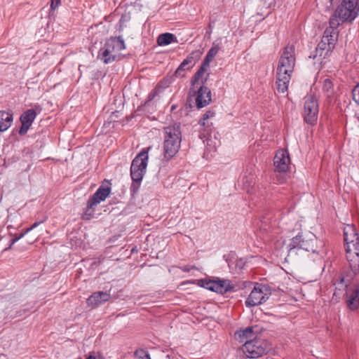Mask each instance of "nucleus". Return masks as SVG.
<instances>
[{
	"mask_svg": "<svg viewBox=\"0 0 359 359\" xmlns=\"http://www.w3.org/2000/svg\"><path fill=\"white\" fill-rule=\"evenodd\" d=\"M358 273L359 269L358 271H355L353 269L346 268L339 275L337 283H335L338 290H345L346 303L351 311L359 307V284L354 281Z\"/></svg>",
	"mask_w": 359,
	"mask_h": 359,
	"instance_id": "f257e3e1",
	"label": "nucleus"
},
{
	"mask_svg": "<svg viewBox=\"0 0 359 359\" xmlns=\"http://www.w3.org/2000/svg\"><path fill=\"white\" fill-rule=\"evenodd\" d=\"M163 158L166 161H170L178 153L182 142L181 126L179 123L163 128Z\"/></svg>",
	"mask_w": 359,
	"mask_h": 359,
	"instance_id": "f03ea898",
	"label": "nucleus"
},
{
	"mask_svg": "<svg viewBox=\"0 0 359 359\" xmlns=\"http://www.w3.org/2000/svg\"><path fill=\"white\" fill-rule=\"evenodd\" d=\"M344 236L346 259L348 262V269L355 271L359 269V236L356 229L351 225L344 228Z\"/></svg>",
	"mask_w": 359,
	"mask_h": 359,
	"instance_id": "7ed1b4c3",
	"label": "nucleus"
},
{
	"mask_svg": "<svg viewBox=\"0 0 359 359\" xmlns=\"http://www.w3.org/2000/svg\"><path fill=\"white\" fill-rule=\"evenodd\" d=\"M125 48L126 45L122 36H111L100 48L98 57L104 64L120 60L121 58L120 52Z\"/></svg>",
	"mask_w": 359,
	"mask_h": 359,
	"instance_id": "20e7f679",
	"label": "nucleus"
},
{
	"mask_svg": "<svg viewBox=\"0 0 359 359\" xmlns=\"http://www.w3.org/2000/svg\"><path fill=\"white\" fill-rule=\"evenodd\" d=\"M338 32L331 27L325 29L320 42L318 44L315 50V55H310L309 57L313 59L318 58L320 63L323 60L328 58L332 53L336 42L337 41Z\"/></svg>",
	"mask_w": 359,
	"mask_h": 359,
	"instance_id": "39448f33",
	"label": "nucleus"
},
{
	"mask_svg": "<svg viewBox=\"0 0 359 359\" xmlns=\"http://www.w3.org/2000/svg\"><path fill=\"white\" fill-rule=\"evenodd\" d=\"M317 243L318 239L314 234L311 233H299L291 239L287 245L288 255L294 256L297 254L299 250L318 252Z\"/></svg>",
	"mask_w": 359,
	"mask_h": 359,
	"instance_id": "423d86ee",
	"label": "nucleus"
},
{
	"mask_svg": "<svg viewBox=\"0 0 359 359\" xmlns=\"http://www.w3.org/2000/svg\"><path fill=\"white\" fill-rule=\"evenodd\" d=\"M271 344L265 339L255 336L242 346L243 353L249 358H258L271 350Z\"/></svg>",
	"mask_w": 359,
	"mask_h": 359,
	"instance_id": "0eeeda50",
	"label": "nucleus"
},
{
	"mask_svg": "<svg viewBox=\"0 0 359 359\" xmlns=\"http://www.w3.org/2000/svg\"><path fill=\"white\" fill-rule=\"evenodd\" d=\"M359 8L339 5L330 18V27L337 30L344 22H351L358 15Z\"/></svg>",
	"mask_w": 359,
	"mask_h": 359,
	"instance_id": "6e6552de",
	"label": "nucleus"
},
{
	"mask_svg": "<svg viewBox=\"0 0 359 359\" xmlns=\"http://www.w3.org/2000/svg\"><path fill=\"white\" fill-rule=\"evenodd\" d=\"M295 63V47L293 44H287L280 53L276 72L292 76Z\"/></svg>",
	"mask_w": 359,
	"mask_h": 359,
	"instance_id": "1a4fd4ad",
	"label": "nucleus"
},
{
	"mask_svg": "<svg viewBox=\"0 0 359 359\" xmlns=\"http://www.w3.org/2000/svg\"><path fill=\"white\" fill-rule=\"evenodd\" d=\"M150 147L143 149L133 160L130 166V176L135 182H140L146 172L148 163V151Z\"/></svg>",
	"mask_w": 359,
	"mask_h": 359,
	"instance_id": "9d476101",
	"label": "nucleus"
},
{
	"mask_svg": "<svg viewBox=\"0 0 359 359\" xmlns=\"http://www.w3.org/2000/svg\"><path fill=\"white\" fill-rule=\"evenodd\" d=\"M111 192L109 187H100L90 197L87 202L86 208L82 214L81 218L84 220L90 219L94 214L95 207L102 201H104Z\"/></svg>",
	"mask_w": 359,
	"mask_h": 359,
	"instance_id": "9b49d317",
	"label": "nucleus"
},
{
	"mask_svg": "<svg viewBox=\"0 0 359 359\" xmlns=\"http://www.w3.org/2000/svg\"><path fill=\"white\" fill-rule=\"evenodd\" d=\"M269 287L257 283L245 301L247 307H252L266 302L270 296Z\"/></svg>",
	"mask_w": 359,
	"mask_h": 359,
	"instance_id": "f8f14e48",
	"label": "nucleus"
},
{
	"mask_svg": "<svg viewBox=\"0 0 359 359\" xmlns=\"http://www.w3.org/2000/svg\"><path fill=\"white\" fill-rule=\"evenodd\" d=\"M319 111L318 102L313 95H308L304 98L303 115L305 122L314 125L318 120Z\"/></svg>",
	"mask_w": 359,
	"mask_h": 359,
	"instance_id": "ddd939ff",
	"label": "nucleus"
},
{
	"mask_svg": "<svg viewBox=\"0 0 359 359\" xmlns=\"http://www.w3.org/2000/svg\"><path fill=\"white\" fill-rule=\"evenodd\" d=\"M209 74H207V76ZM208 77L205 78L201 82V86L197 90L194 91L193 95L195 96L196 104L198 109L203 108L209 104L211 101V90L205 86Z\"/></svg>",
	"mask_w": 359,
	"mask_h": 359,
	"instance_id": "4468645a",
	"label": "nucleus"
},
{
	"mask_svg": "<svg viewBox=\"0 0 359 359\" xmlns=\"http://www.w3.org/2000/svg\"><path fill=\"white\" fill-rule=\"evenodd\" d=\"M203 52L200 50L192 51L180 65L175 72V76H184L183 72L192 68L196 62L201 58Z\"/></svg>",
	"mask_w": 359,
	"mask_h": 359,
	"instance_id": "2eb2a0df",
	"label": "nucleus"
},
{
	"mask_svg": "<svg viewBox=\"0 0 359 359\" xmlns=\"http://www.w3.org/2000/svg\"><path fill=\"white\" fill-rule=\"evenodd\" d=\"M290 163V158L287 150L280 149L277 151L273 158V165L276 172H285L289 168Z\"/></svg>",
	"mask_w": 359,
	"mask_h": 359,
	"instance_id": "dca6fc26",
	"label": "nucleus"
},
{
	"mask_svg": "<svg viewBox=\"0 0 359 359\" xmlns=\"http://www.w3.org/2000/svg\"><path fill=\"white\" fill-rule=\"evenodd\" d=\"M36 113L35 110L30 109L25 111L20 118L22 126L19 130L20 135H25L32 126V123L36 118Z\"/></svg>",
	"mask_w": 359,
	"mask_h": 359,
	"instance_id": "f3484780",
	"label": "nucleus"
},
{
	"mask_svg": "<svg viewBox=\"0 0 359 359\" xmlns=\"http://www.w3.org/2000/svg\"><path fill=\"white\" fill-rule=\"evenodd\" d=\"M110 294L107 292H95L86 300L88 306L95 308L102 303L106 302L110 299Z\"/></svg>",
	"mask_w": 359,
	"mask_h": 359,
	"instance_id": "a211bd4d",
	"label": "nucleus"
},
{
	"mask_svg": "<svg viewBox=\"0 0 359 359\" xmlns=\"http://www.w3.org/2000/svg\"><path fill=\"white\" fill-rule=\"evenodd\" d=\"M256 327H248L244 329L238 330L234 334L235 339L238 341L240 343H244L246 341H249L250 339H253L255 336H257V331H255Z\"/></svg>",
	"mask_w": 359,
	"mask_h": 359,
	"instance_id": "6ab92c4d",
	"label": "nucleus"
},
{
	"mask_svg": "<svg viewBox=\"0 0 359 359\" xmlns=\"http://www.w3.org/2000/svg\"><path fill=\"white\" fill-rule=\"evenodd\" d=\"M291 75L284 74L283 73H277L276 75V84L277 91L280 93H285L288 90V85L291 79Z\"/></svg>",
	"mask_w": 359,
	"mask_h": 359,
	"instance_id": "aec40b11",
	"label": "nucleus"
},
{
	"mask_svg": "<svg viewBox=\"0 0 359 359\" xmlns=\"http://www.w3.org/2000/svg\"><path fill=\"white\" fill-rule=\"evenodd\" d=\"M232 291H234V286L231 280L226 279L215 280L214 292L223 294Z\"/></svg>",
	"mask_w": 359,
	"mask_h": 359,
	"instance_id": "412c9836",
	"label": "nucleus"
},
{
	"mask_svg": "<svg viewBox=\"0 0 359 359\" xmlns=\"http://www.w3.org/2000/svg\"><path fill=\"white\" fill-rule=\"evenodd\" d=\"M13 115L11 111H0V132H4L11 126Z\"/></svg>",
	"mask_w": 359,
	"mask_h": 359,
	"instance_id": "4be33fe9",
	"label": "nucleus"
},
{
	"mask_svg": "<svg viewBox=\"0 0 359 359\" xmlns=\"http://www.w3.org/2000/svg\"><path fill=\"white\" fill-rule=\"evenodd\" d=\"M172 42H177L176 36L171 33L160 34L157 38V44L160 46H167Z\"/></svg>",
	"mask_w": 359,
	"mask_h": 359,
	"instance_id": "5701e85b",
	"label": "nucleus"
},
{
	"mask_svg": "<svg viewBox=\"0 0 359 359\" xmlns=\"http://www.w3.org/2000/svg\"><path fill=\"white\" fill-rule=\"evenodd\" d=\"M220 49L219 43H213L212 48L208 50L206 56L205 57L203 63L204 66H209L210 62L213 60L214 57L217 55Z\"/></svg>",
	"mask_w": 359,
	"mask_h": 359,
	"instance_id": "b1692460",
	"label": "nucleus"
},
{
	"mask_svg": "<svg viewBox=\"0 0 359 359\" xmlns=\"http://www.w3.org/2000/svg\"><path fill=\"white\" fill-rule=\"evenodd\" d=\"M208 68L209 66H204L203 63L202 62L197 72L191 78V82L193 86H195L196 84H198L200 80H201V81L204 80L202 79V77Z\"/></svg>",
	"mask_w": 359,
	"mask_h": 359,
	"instance_id": "393cba45",
	"label": "nucleus"
},
{
	"mask_svg": "<svg viewBox=\"0 0 359 359\" xmlns=\"http://www.w3.org/2000/svg\"><path fill=\"white\" fill-rule=\"evenodd\" d=\"M323 90L327 97H332L334 94V85L330 79H325L323 81Z\"/></svg>",
	"mask_w": 359,
	"mask_h": 359,
	"instance_id": "a878e982",
	"label": "nucleus"
},
{
	"mask_svg": "<svg viewBox=\"0 0 359 359\" xmlns=\"http://www.w3.org/2000/svg\"><path fill=\"white\" fill-rule=\"evenodd\" d=\"M160 91V87L156 86L154 88L148 95V97L145 100L144 105L149 106L150 102L154 100L156 97L158 96Z\"/></svg>",
	"mask_w": 359,
	"mask_h": 359,
	"instance_id": "bb28decb",
	"label": "nucleus"
},
{
	"mask_svg": "<svg viewBox=\"0 0 359 359\" xmlns=\"http://www.w3.org/2000/svg\"><path fill=\"white\" fill-rule=\"evenodd\" d=\"M198 282H199L200 286H201L207 290L214 292L215 280H207L201 279V280H199Z\"/></svg>",
	"mask_w": 359,
	"mask_h": 359,
	"instance_id": "cd10ccee",
	"label": "nucleus"
},
{
	"mask_svg": "<svg viewBox=\"0 0 359 359\" xmlns=\"http://www.w3.org/2000/svg\"><path fill=\"white\" fill-rule=\"evenodd\" d=\"M215 113L213 111L209 110L207 111L202 116V118L199 120L198 124L205 127L206 126V121L209 118L213 117L215 116Z\"/></svg>",
	"mask_w": 359,
	"mask_h": 359,
	"instance_id": "c85d7f7f",
	"label": "nucleus"
},
{
	"mask_svg": "<svg viewBox=\"0 0 359 359\" xmlns=\"http://www.w3.org/2000/svg\"><path fill=\"white\" fill-rule=\"evenodd\" d=\"M332 3L333 0H330ZM339 5L346 6L349 8H359V0H341Z\"/></svg>",
	"mask_w": 359,
	"mask_h": 359,
	"instance_id": "c756f323",
	"label": "nucleus"
},
{
	"mask_svg": "<svg viewBox=\"0 0 359 359\" xmlns=\"http://www.w3.org/2000/svg\"><path fill=\"white\" fill-rule=\"evenodd\" d=\"M61 4V0H51L50 6L49 18L53 15V11L58 8Z\"/></svg>",
	"mask_w": 359,
	"mask_h": 359,
	"instance_id": "7c9ffc66",
	"label": "nucleus"
},
{
	"mask_svg": "<svg viewBox=\"0 0 359 359\" xmlns=\"http://www.w3.org/2000/svg\"><path fill=\"white\" fill-rule=\"evenodd\" d=\"M353 100L359 105V83L352 90Z\"/></svg>",
	"mask_w": 359,
	"mask_h": 359,
	"instance_id": "2f4dec72",
	"label": "nucleus"
},
{
	"mask_svg": "<svg viewBox=\"0 0 359 359\" xmlns=\"http://www.w3.org/2000/svg\"><path fill=\"white\" fill-rule=\"evenodd\" d=\"M212 124L210 126L208 123L207 124L206 128L204 129V132L201 133L199 137L201 139L206 138L212 132Z\"/></svg>",
	"mask_w": 359,
	"mask_h": 359,
	"instance_id": "473e14b6",
	"label": "nucleus"
},
{
	"mask_svg": "<svg viewBox=\"0 0 359 359\" xmlns=\"http://www.w3.org/2000/svg\"><path fill=\"white\" fill-rule=\"evenodd\" d=\"M24 236L23 233H22L20 236H18V237H15V238L12 239L11 241V244H10V246H9V248L15 243L17 242L19 239H20L22 236Z\"/></svg>",
	"mask_w": 359,
	"mask_h": 359,
	"instance_id": "72a5a7b5",
	"label": "nucleus"
},
{
	"mask_svg": "<svg viewBox=\"0 0 359 359\" xmlns=\"http://www.w3.org/2000/svg\"><path fill=\"white\" fill-rule=\"evenodd\" d=\"M39 224L38 223H34L30 228L27 229V230L26 231V232H28L29 231L33 229L34 228H35Z\"/></svg>",
	"mask_w": 359,
	"mask_h": 359,
	"instance_id": "f704fd0d",
	"label": "nucleus"
},
{
	"mask_svg": "<svg viewBox=\"0 0 359 359\" xmlns=\"http://www.w3.org/2000/svg\"><path fill=\"white\" fill-rule=\"evenodd\" d=\"M86 359H96V358L93 355H90Z\"/></svg>",
	"mask_w": 359,
	"mask_h": 359,
	"instance_id": "c9c22d12",
	"label": "nucleus"
},
{
	"mask_svg": "<svg viewBox=\"0 0 359 359\" xmlns=\"http://www.w3.org/2000/svg\"><path fill=\"white\" fill-rule=\"evenodd\" d=\"M146 358H147V359H151V357H150V355H149V354H147V355H146Z\"/></svg>",
	"mask_w": 359,
	"mask_h": 359,
	"instance_id": "e433bc0d",
	"label": "nucleus"
},
{
	"mask_svg": "<svg viewBox=\"0 0 359 359\" xmlns=\"http://www.w3.org/2000/svg\"><path fill=\"white\" fill-rule=\"evenodd\" d=\"M175 109V106H172L171 111H173Z\"/></svg>",
	"mask_w": 359,
	"mask_h": 359,
	"instance_id": "4c0bfd02",
	"label": "nucleus"
}]
</instances>
